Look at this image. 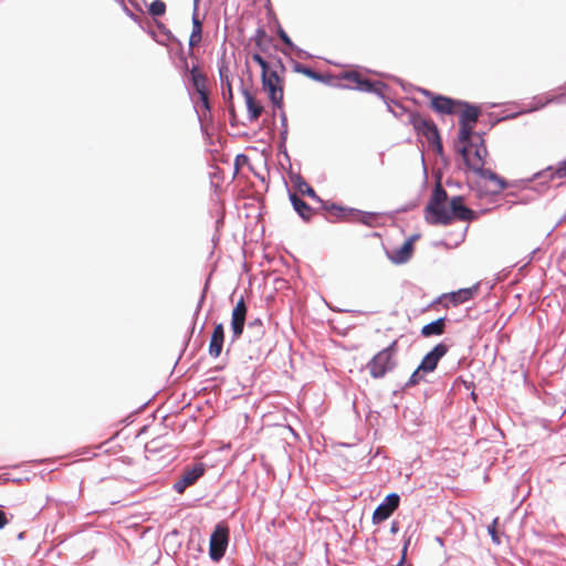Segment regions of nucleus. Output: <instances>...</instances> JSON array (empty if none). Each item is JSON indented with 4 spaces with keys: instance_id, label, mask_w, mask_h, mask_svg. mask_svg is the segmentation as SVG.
<instances>
[{
    "instance_id": "obj_34",
    "label": "nucleus",
    "mask_w": 566,
    "mask_h": 566,
    "mask_svg": "<svg viewBox=\"0 0 566 566\" xmlns=\"http://www.w3.org/2000/svg\"><path fill=\"white\" fill-rule=\"evenodd\" d=\"M423 373L422 370H418V367L413 370L409 379L405 382V385L401 387L402 390H406L410 387H413L418 385L423 379Z\"/></svg>"
},
{
    "instance_id": "obj_28",
    "label": "nucleus",
    "mask_w": 566,
    "mask_h": 566,
    "mask_svg": "<svg viewBox=\"0 0 566 566\" xmlns=\"http://www.w3.org/2000/svg\"><path fill=\"white\" fill-rule=\"evenodd\" d=\"M167 6L163 0H154L148 6V14L154 19L165 15Z\"/></svg>"
},
{
    "instance_id": "obj_11",
    "label": "nucleus",
    "mask_w": 566,
    "mask_h": 566,
    "mask_svg": "<svg viewBox=\"0 0 566 566\" xmlns=\"http://www.w3.org/2000/svg\"><path fill=\"white\" fill-rule=\"evenodd\" d=\"M448 350L449 346L444 342L438 343L422 357L418 365V370H422L428 374L433 373L437 369L440 359L447 355Z\"/></svg>"
},
{
    "instance_id": "obj_54",
    "label": "nucleus",
    "mask_w": 566,
    "mask_h": 566,
    "mask_svg": "<svg viewBox=\"0 0 566 566\" xmlns=\"http://www.w3.org/2000/svg\"><path fill=\"white\" fill-rule=\"evenodd\" d=\"M279 154L283 155L287 161H290V156L286 149V144H279Z\"/></svg>"
},
{
    "instance_id": "obj_26",
    "label": "nucleus",
    "mask_w": 566,
    "mask_h": 566,
    "mask_svg": "<svg viewBox=\"0 0 566 566\" xmlns=\"http://www.w3.org/2000/svg\"><path fill=\"white\" fill-rule=\"evenodd\" d=\"M473 148H475L473 156H474V159L476 160V163H474V164L475 165H484L485 157L488 156V149H486L484 138H481L480 140L474 142Z\"/></svg>"
},
{
    "instance_id": "obj_63",
    "label": "nucleus",
    "mask_w": 566,
    "mask_h": 566,
    "mask_svg": "<svg viewBox=\"0 0 566 566\" xmlns=\"http://www.w3.org/2000/svg\"><path fill=\"white\" fill-rule=\"evenodd\" d=\"M129 2H130V4H132L136 10H138V11H139V15H140V18L143 19L144 11H143V9L140 8V6H139L136 1H134V0H129Z\"/></svg>"
},
{
    "instance_id": "obj_53",
    "label": "nucleus",
    "mask_w": 566,
    "mask_h": 566,
    "mask_svg": "<svg viewBox=\"0 0 566 566\" xmlns=\"http://www.w3.org/2000/svg\"><path fill=\"white\" fill-rule=\"evenodd\" d=\"M280 122H281V129H289L287 128V116H286L285 112H283L282 109L280 113Z\"/></svg>"
},
{
    "instance_id": "obj_14",
    "label": "nucleus",
    "mask_w": 566,
    "mask_h": 566,
    "mask_svg": "<svg viewBox=\"0 0 566 566\" xmlns=\"http://www.w3.org/2000/svg\"><path fill=\"white\" fill-rule=\"evenodd\" d=\"M474 126L475 125L459 122L458 142L461 146L458 147L457 151L461 155L463 161L465 158H470V153L474 145V142L472 140Z\"/></svg>"
},
{
    "instance_id": "obj_33",
    "label": "nucleus",
    "mask_w": 566,
    "mask_h": 566,
    "mask_svg": "<svg viewBox=\"0 0 566 566\" xmlns=\"http://www.w3.org/2000/svg\"><path fill=\"white\" fill-rule=\"evenodd\" d=\"M209 282H210V277L207 279L205 287H203V290L201 292V295L199 297V301L197 303V306H196V310H195V313H193V321H192V325H191V333H193V331H195L196 317L199 315V313L201 311V307H202V305L205 303L207 290H208V286H209Z\"/></svg>"
},
{
    "instance_id": "obj_52",
    "label": "nucleus",
    "mask_w": 566,
    "mask_h": 566,
    "mask_svg": "<svg viewBox=\"0 0 566 566\" xmlns=\"http://www.w3.org/2000/svg\"><path fill=\"white\" fill-rule=\"evenodd\" d=\"M9 520L7 517L6 512L0 506V530L3 528L8 524Z\"/></svg>"
},
{
    "instance_id": "obj_23",
    "label": "nucleus",
    "mask_w": 566,
    "mask_h": 566,
    "mask_svg": "<svg viewBox=\"0 0 566 566\" xmlns=\"http://www.w3.org/2000/svg\"><path fill=\"white\" fill-rule=\"evenodd\" d=\"M156 24H157L158 30L160 31V33L163 35H165L167 41H170V42H174L177 44V46H178L177 55H178L179 60L181 61L182 66H185L187 69L188 61H187V55L185 53L182 42L179 39H177L175 36V34L163 22L158 21V22H156Z\"/></svg>"
},
{
    "instance_id": "obj_48",
    "label": "nucleus",
    "mask_w": 566,
    "mask_h": 566,
    "mask_svg": "<svg viewBox=\"0 0 566 566\" xmlns=\"http://www.w3.org/2000/svg\"><path fill=\"white\" fill-rule=\"evenodd\" d=\"M211 336L224 338V327L222 323L214 324Z\"/></svg>"
},
{
    "instance_id": "obj_46",
    "label": "nucleus",
    "mask_w": 566,
    "mask_h": 566,
    "mask_svg": "<svg viewBox=\"0 0 566 566\" xmlns=\"http://www.w3.org/2000/svg\"><path fill=\"white\" fill-rule=\"evenodd\" d=\"M291 50L294 51L300 59H312L313 57V55L311 53L298 48L296 44H294V48H291Z\"/></svg>"
},
{
    "instance_id": "obj_7",
    "label": "nucleus",
    "mask_w": 566,
    "mask_h": 566,
    "mask_svg": "<svg viewBox=\"0 0 566 566\" xmlns=\"http://www.w3.org/2000/svg\"><path fill=\"white\" fill-rule=\"evenodd\" d=\"M207 465L203 462H196L186 467L182 474L172 484V490L182 494L188 488L195 485L206 473Z\"/></svg>"
},
{
    "instance_id": "obj_4",
    "label": "nucleus",
    "mask_w": 566,
    "mask_h": 566,
    "mask_svg": "<svg viewBox=\"0 0 566 566\" xmlns=\"http://www.w3.org/2000/svg\"><path fill=\"white\" fill-rule=\"evenodd\" d=\"M230 542V527L221 521L217 523L209 538V557L213 563H219L226 555Z\"/></svg>"
},
{
    "instance_id": "obj_49",
    "label": "nucleus",
    "mask_w": 566,
    "mask_h": 566,
    "mask_svg": "<svg viewBox=\"0 0 566 566\" xmlns=\"http://www.w3.org/2000/svg\"><path fill=\"white\" fill-rule=\"evenodd\" d=\"M470 189L475 191V196L476 198L479 199H482L484 198L485 196L488 195H491V191H486L484 189H482L480 186L475 185V186H470Z\"/></svg>"
},
{
    "instance_id": "obj_27",
    "label": "nucleus",
    "mask_w": 566,
    "mask_h": 566,
    "mask_svg": "<svg viewBox=\"0 0 566 566\" xmlns=\"http://www.w3.org/2000/svg\"><path fill=\"white\" fill-rule=\"evenodd\" d=\"M223 343L224 338L211 336L208 348L209 355L213 358H218L222 353Z\"/></svg>"
},
{
    "instance_id": "obj_32",
    "label": "nucleus",
    "mask_w": 566,
    "mask_h": 566,
    "mask_svg": "<svg viewBox=\"0 0 566 566\" xmlns=\"http://www.w3.org/2000/svg\"><path fill=\"white\" fill-rule=\"evenodd\" d=\"M317 202L321 203V208L323 210L336 216L337 218H338V214H340V210H344V206L336 203V202H332V201L324 200V199H322V201H317Z\"/></svg>"
},
{
    "instance_id": "obj_29",
    "label": "nucleus",
    "mask_w": 566,
    "mask_h": 566,
    "mask_svg": "<svg viewBox=\"0 0 566 566\" xmlns=\"http://www.w3.org/2000/svg\"><path fill=\"white\" fill-rule=\"evenodd\" d=\"M391 114L400 119L405 125L406 120H409V114H419L418 112H411L406 106H403L400 102L395 103L394 111Z\"/></svg>"
},
{
    "instance_id": "obj_59",
    "label": "nucleus",
    "mask_w": 566,
    "mask_h": 566,
    "mask_svg": "<svg viewBox=\"0 0 566 566\" xmlns=\"http://www.w3.org/2000/svg\"><path fill=\"white\" fill-rule=\"evenodd\" d=\"M289 135V129H281L280 130V143L279 144H286Z\"/></svg>"
},
{
    "instance_id": "obj_19",
    "label": "nucleus",
    "mask_w": 566,
    "mask_h": 566,
    "mask_svg": "<svg viewBox=\"0 0 566 566\" xmlns=\"http://www.w3.org/2000/svg\"><path fill=\"white\" fill-rule=\"evenodd\" d=\"M457 109H460L459 122L475 125L482 111L479 105L461 99Z\"/></svg>"
},
{
    "instance_id": "obj_25",
    "label": "nucleus",
    "mask_w": 566,
    "mask_h": 566,
    "mask_svg": "<svg viewBox=\"0 0 566 566\" xmlns=\"http://www.w3.org/2000/svg\"><path fill=\"white\" fill-rule=\"evenodd\" d=\"M292 181L294 182L295 188L297 191L301 192L303 196H307L314 201H322V198L316 193L314 188L310 186L306 180L300 175H295V177H292Z\"/></svg>"
},
{
    "instance_id": "obj_36",
    "label": "nucleus",
    "mask_w": 566,
    "mask_h": 566,
    "mask_svg": "<svg viewBox=\"0 0 566 566\" xmlns=\"http://www.w3.org/2000/svg\"><path fill=\"white\" fill-rule=\"evenodd\" d=\"M202 40V31L192 30L189 36L188 55H193V48L197 46Z\"/></svg>"
},
{
    "instance_id": "obj_55",
    "label": "nucleus",
    "mask_w": 566,
    "mask_h": 566,
    "mask_svg": "<svg viewBox=\"0 0 566 566\" xmlns=\"http://www.w3.org/2000/svg\"><path fill=\"white\" fill-rule=\"evenodd\" d=\"M228 105V109H229V113H230V124L233 126L234 125V122H235V118H237V115H235V111H234V105L232 104H227Z\"/></svg>"
},
{
    "instance_id": "obj_35",
    "label": "nucleus",
    "mask_w": 566,
    "mask_h": 566,
    "mask_svg": "<svg viewBox=\"0 0 566 566\" xmlns=\"http://www.w3.org/2000/svg\"><path fill=\"white\" fill-rule=\"evenodd\" d=\"M373 83L375 84L374 90L368 91V93L377 95L382 101L386 99L387 96L385 94V91L389 90L388 84H386L385 82H381V81H374Z\"/></svg>"
},
{
    "instance_id": "obj_8",
    "label": "nucleus",
    "mask_w": 566,
    "mask_h": 566,
    "mask_svg": "<svg viewBox=\"0 0 566 566\" xmlns=\"http://www.w3.org/2000/svg\"><path fill=\"white\" fill-rule=\"evenodd\" d=\"M184 69L189 72L192 88L199 95L203 113H210L211 103L209 99L210 92L207 86V76L200 71L198 65H192L190 70L188 67L186 69L185 66Z\"/></svg>"
},
{
    "instance_id": "obj_61",
    "label": "nucleus",
    "mask_w": 566,
    "mask_h": 566,
    "mask_svg": "<svg viewBox=\"0 0 566 566\" xmlns=\"http://www.w3.org/2000/svg\"><path fill=\"white\" fill-rule=\"evenodd\" d=\"M531 200L530 197H521L517 201L513 202V205H527Z\"/></svg>"
},
{
    "instance_id": "obj_62",
    "label": "nucleus",
    "mask_w": 566,
    "mask_h": 566,
    "mask_svg": "<svg viewBox=\"0 0 566 566\" xmlns=\"http://www.w3.org/2000/svg\"><path fill=\"white\" fill-rule=\"evenodd\" d=\"M446 185L448 187L461 188V184L459 181L453 180V179H447Z\"/></svg>"
},
{
    "instance_id": "obj_6",
    "label": "nucleus",
    "mask_w": 566,
    "mask_h": 566,
    "mask_svg": "<svg viewBox=\"0 0 566 566\" xmlns=\"http://www.w3.org/2000/svg\"><path fill=\"white\" fill-rule=\"evenodd\" d=\"M374 81L363 76L361 74L353 71H347L340 74L339 77H337L336 84H334V87L342 88V90H356L359 92L368 93V91L374 90Z\"/></svg>"
},
{
    "instance_id": "obj_3",
    "label": "nucleus",
    "mask_w": 566,
    "mask_h": 566,
    "mask_svg": "<svg viewBox=\"0 0 566 566\" xmlns=\"http://www.w3.org/2000/svg\"><path fill=\"white\" fill-rule=\"evenodd\" d=\"M406 125H411L418 136L424 137L438 155L443 154L440 132L431 118H424L420 114H409V120H406Z\"/></svg>"
},
{
    "instance_id": "obj_44",
    "label": "nucleus",
    "mask_w": 566,
    "mask_h": 566,
    "mask_svg": "<svg viewBox=\"0 0 566 566\" xmlns=\"http://www.w3.org/2000/svg\"><path fill=\"white\" fill-rule=\"evenodd\" d=\"M248 327L250 329H253L255 328L256 329V337H260L261 335H263V324H262V321L260 318H255L253 321H250L248 323Z\"/></svg>"
},
{
    "instance_id": "obj_18",
    "label": "nucleus",
    "mask_w": 566,
    "mask_h": 566,
    "mask_svg": "<svg viewBox=\"0 0 566 566\" xmlns=\"http://www.w3.org/2000/svg\"><path fill=\"white\" fill-rule=\"evenodd\" d=\"M479 290V283L474 284L471 287L460 289L458 291H453L447 294H442L439 296L433 303L440 302L441 298H448L449 302L457 306L459 304L465 303L473 298V296L476 294Z\"/></svg>"
},
{
    "instance_id": "obj_39",
    "label": "nucleus",
    "mask_w": 566,
    "mask_h": 566,
    "mask_svg": "<svg viewBox=\"0 0 566 566\" xmlns=\"http://www.w3.org/2000/svg\"><path fill=\"white\" fill-rule=\"evenodd\" d=\"M250 41L254 42V44L258 43V41H268L273 42V39L268 35L264 27L260 25L256 30L254 35L250 39Z\"/></svg>"
},
{
    "instance_id": "obj_41",
    "label": "nucleus",
    "mask_w": 566,
    "mask_h": 566,
    "mask_svg": "<svg viewBox=\"0 0 566 566\" xmlns=\"http://www.w3.org/2000/svg\"><path fill=\"white\" fill-rule=\"evenodd\" d=\"M276 34L277 36L280 38V40L282 41V43L291 50V48H294V42L291 40V38L289 36V34L284 31V29L281 27L280 23H277V28H276Z\"/></svg>"
},
{
    "instance_id": "obj_57",
    "label": "nucleus",
    "mask_w": 566,
    "mask_h": 566,
    "mask_svg": "<svg viewBox=\"0 0 566 566\" xmlns=\"http://www.w3.org/2000/svg\"><path fill=\"white\" fill-rule=\"evenodd\" d=\"M420 238L419 233H415L410 235L407 240H405V243H410V248H415V242Z\"/></svg>"
},
{
    "instance_id": "obj_20",
    "label": "nucleus",
    "mask_w": 566,
    "mask_h": 566,
    "mask_svg": "<svg viewBox=\"0 0 566 566\" xmlns=\"http://www.w3.org/2000/svg\"><path fill=\"white\" fill-rule=\"evenodd\" d=\"M289 199L293 206L294 211L298 214V217L308 222L312 219V216L315 212V209L312 208L305 200L301 199L295 192L289 190Z\"/></svg>"
},
{
    "instance_id": "obj_13",
    "label": "nucleus",
    "mask_w": 566,
    "mask_h": 566,
    "mask_svg": "<svg viewBox=\"0 0 566 566\" xmlns=\"http://www.w3.org/2000/svg\"><path fill=\"white\" fill-rule=\"evenodd\" d=\"M562 160L556 165H549L544 169L533 174L531 177L525 179L515 180L517 184H531L535 180H541L545 184L551 185V182L555 179H564L566 178V171H562Z\"/></svg>"
},
{
    "instance_id": "obj_10",
    "label": "nucleus",
    "mask_w": 566,
    "mask_h": 566,
    "mask_svg": "<svg viewBox=\"0 0 566 566\" xmlns=\"http://www.w3.org/2000/svg\"><path fill=\"white\" fill-rule=\"evenodd\" d=\"M400 495L396 492L387 494L384 500L375 509L371 522L374 525H378L384 521L388 520L394 512L399 507Z\"/></svg>"
},
{
    "instance_id": "obj_12",
    "label": "nucleus",
    "mask_w": 566,
    "mask_h": 566,
    "mask_svg": "<svg viewBox=\"0 0 566 566\" xmlns=\"http://www.w3.org/2000/svg\"><path fill=\"white\" fill-rule=\"evenodd\" d=\"M247 313L248 307L245 305V302L243 297L241 296L240 300L234 305L232 313H231V333H232V339L231 342L234 343L237 339H239L243 333L245 319H247Z\"/></svg>"
},
{
    "instance_id": "obj_38",
    "label": "nucleus",
    "mask_w": 566,
    "mask_h": 566,
    "mask_svg": "<svg viewBox=\"0 0 566 566\" xmlns=\"http://www.w3.org/2000/svg\"><path fill=\"white\" fill-rule=\"evenodd\" d=\"M124 11V13L130 18L134 22L138 23L142 27V18L138 13L133 12L125 3V0H115Z\"/></svg>"
},
{
    "instance_id": "obj_50",
    "label": "nucleus",
    "mask_w": 566,
    "mask_h": 566,
    "mask_svg": "<svg viewBox=\"0 0 566 566\" xmlns=\"http://www.w3.org/2000/svg\"><path fill=\"white\" fill-rule=\"evenodd\" d=\"M418 92L422 94L424 97L429 98L430 103H432V99L438 95L437 93H433L432 91L423 87H419Z\"/></svg>"
},
{
    "instance_id": "obj_58",
    "label": "nucleus",
    "mask_w": 566,
    "mask_h": 566,
    "mask_svg": "<svg viewBox=\"0 0 566 566\" xmlns=\"http://www.w3.org/2000/svg\"><path fill=\"white\" fill-rule=\"evenodd\" d=\"M420 238L419 233H415L410 235L407 240H405V243H410V248H415V242Z\"/></svg>"
},
{
    "instance_id": "obj_5",
    "label": "nucleus",
    "mask_w": 566,
    "mask_h": 566,
    "mask_svg": "<svg viewBox=\"0 0 566 566\" xmlns=\"http://www.w3.org/2000/svg\"><path fill=\"white\" fill-rule=\"evenodd\" d=\"M261 83L264 92L268 93L269 99L274 108H283V83L284 80L280 76L276 70L269 71L261 74Z\"/></svg>"
},
{
    "instance_id": "obj_47",
    "label": "nucleus",
    "mask_w": 566,
    "mask_h": 566,
    "mask_svg": "<svg viewBox=\"0 0 566 566\" xmlns=\"http://www.w3.org/2000/svg\"><path fill=\"white\" fill-rule=\"evenodd\" d=\"M260 52L268 53L271 45H273L275 49H277V45H274L273 42L268 41H258L255 44Z\"/></svg>"
},
{
    "instance_id": "obj_15",
    "label": "nucleus",
    "mask_w": 566,
    "mask_h": 566,
    "mask_svg": "<svg viewBox=\"0 0 566 566\" xmlns=\"http://www.w3.org/2000/svg\"><path fill=\"white\" fill-rule=\"evenodd\" d=\"M218 72H219V77H220L222 98L227 104L232 105L233 91H232V85H231V81H230L231 72H230V67H229L228 63L224 60H221L220 62H218Z\"/></svg>"
},
{
    "instance_id": "obj_56",
    "label": "nucleus",
    "mask_w": 566,
    "mask_h": 566,
    "mask_svg": "<svg viewBox=\"0 0 566 566\" xmlns=\"http://www.w3.org/2000/svg\"><path fill=\"white\" fill-rule=\"evenodd\" d=\"M387 107V111L391 113V111H394V107H395V103H397V101L395 99H391L389 97H387L386 99L382 101Z\"/></svg>"
},
{
    "instance_id": "obj_9",
    "label": "nucleus",
    "mask_w": 566,
    "mask_h": 566,
    "mask_svg": "<svg viewBox=\"0 0 566 566\" xmlns=\"http://www.w3.org/2000/svg\"><path fill=\"white\" fill-rule=\"evenodd\" d=\"M463 163L469 170L473 171L481 178L488 179L497 185L496 190H491L492 196L499 195L502 190H504L509 187L517 186V182H515V180L510 182L506 179H504L503 177H501L500 175H497L496 172H494L493 170H491L489 168H484V165H475L471 158H465V160Z\"/></svg>"
},
{
    "instance_id": "obj_1",
    "label": "nucleus",
    "mask_w": 566,
    "mask_h": 566,
    "mask_svg": "<svg viewBox=\"0 0 566 566\" xmlns=\"http://www.w3.org/2000/svg\"><path fill=\"white\" fill-rule=\"evenodd\" d=\"M485 208L475 211L465 206L463 196H453L449 199L447 190L440 182H437L431 191V196L423 213L427 223L431 226H450L454 220L472 222L479 219L481 214L490 212Z\"/></svg>"
},
{
    "instance_id": "obj_64",
    "label": "nucleus",
    "mask_w": 566,
    "mask_h": 566,
    "mask_svg": "<svg viewBox=\"0 0 566 566\" xmlns=\"http://www.w3.org/2000/svg\"><path fill=\"white\" fill-rule=\"evenodd\" d=\"M462 384L465 389L474 390V388H475V385L473 381L462 380Z\"/></svg>"
},
{
    "instance_id": "obj_17",
    "label": "nucleus",
    "mask_w": 566,
    "mask_h": 566,
    "mask_svg": "<svg viewBox=\"0 0 566 566\" xmlns=\"http://www.w3.org/2000/svg\"><path fill=\"white\" fill-rule=\"evenodd\" d=\"M293 71L295 73L303 74V75H305L306 77H308V78H311L313 81H316V82H319V83H323V84H326V85H331L333 87H334V84H336V81H337V77L333 76L332 74H323V73L316 72L312 67L303 65V64H301L298 62H294Z\"/></svg>"
},
{
    "instance_id": "obj_24",
    "label": "nucleus",
    "mask_w": 566,
    "mask_h": 566,
    "mask_svg": "<svg viewBox=\"0 0 566 566\" xmlns=\"http://www.w3.org/2000/svg\"><path fill=\"white\" fill-rule=\"evenodd\" d=\"M447 316L439 317L421 327L420 335L422 337L440 336L446 332Z\"/></svg>"
},
{
    "instance_id": "obj_45",
    "label": "nucleus",
    "mask_w": 566,
    "mask_h": 566,
    "mask_svg": "<svg viewBox=\"0 0 566 566\" xmlns=\"http://www.w3.org/2000/svg\"><path fill=\"white\" fill-rule=\"evenodd\" d=\"M202 21L199 17V12H192L191 15V22H192V30L202 31Z\"/></svg>"
},
{
    "instance_id": "obj_43",
    "label": "nucleus",
    "mask_w": 566,
    "mask_h": 566,
    "mask_svg": "<svg viewBox=\"0 0 566 566\" xmlns=\"http://www.w3.org/2000/svg\"><path fill=\"white\" fill-rule=\"evenodd\" d=\"M358 213H361V210L344 206V210H340V214H338V219L344 220L347 217H357Z\"/></svg>"
},
{
    "instance_id": "obj_16",
    "label": "nucleus",
    "mask_w": 566,
    "mask_h": 566,
    "mask_svg": "<svg viewBox=\"0 0 566 566\" xmlns=\"http://www.w3.org/2000/svg\"><path fill=\"white\" fill-rule=\"evenodd\" d=\"M461 99H455L442 94H438L430 103V107L433 112L440 115H452L457 112V107L459 106V102Z\"/></svg>"
},
{
    "instance_id": "obj_51",
    "label": "nucleus",
    "mask_w": 566,
    "mask_h": 566,
    "mask_svg": "<svg viewBox=\"0 0 566 566\" xmlns=\"http://www.w3.org/2000/svg\"><path fill=\"white\" fill-rule=\"evenodd\" d=\"M274 61H275V67H276L275 70L277 72L284 73L286 71V67H285L282 59L279 56H274Z\"/></svg>"
},
{
    "instance_id": "obj_22",
    "label": "nucleus",
    "mask_w": 566,
    "mask_h": 566,
    "mask_svg": "<svg viewBox=\"0 0 566 566\" xmlns=\"http://www.w3.org/2000/svg\"><path fill=\"white\" fill-rule=\"evenodd\" d=\"M241 93L245 101L249 120L250 122L256 120L263 112V106L260 105L255 101V98L253 97V95L250 93V91L248 88L242 86Z\"/></svg>"
},
{
    "instance_id": "obj_2",
    "label": "nucleus",
    "mask_w": 566,
    "mask_h": 566,
    "mask_svg": "<svg viewBox=\"0 0 566 566\" xmlns=\"http://www.w3.org/2000/svg\"><path fill=\"white\" fill-rule=\"evenodd\" d=\"M398 352L397 340L391 342L387 347L375 354L366 364L365 368L374 379H381L397 366L396 355Z\"/></svg>"
},
{
    "instance_id": "obj_40",
    "label": "nucleus",
    "mask_w": 566,
    "mask_h": 566,
    "mask_svg": "<svg viewBox=\"0 0 566 566\" xmlns=\"http://www.w3.org/2000/svg\"><path fill=\"white\" fill-rule=\"evenodd\" d=\"M411 537H412V534L408 535V531H407L403 536V546H402V551H401V558L397 564H395L392 566H403L405 565L407 551L411 543Z\"/></svg>"
},
{
    "instance_id": "obj_21",
    "label": "nucleus",
    "mask_w": 566,
    "mask_h": 566,
    "mask_svg": "<svg viewBox=\"0 0 566 566\" xmlns=\"http://www.w3.org/2000/svg\"><path fill=\"white\" fill-rule=\"evenodd\" d=\"M413 251L415 248H410V243L403 242L400 247L391 251L387 250L386 254L394 264L400 265L407 263L411 259Z\"/></svg>"
},
{
    "instance_id": "obj_37",
    "label": "nucleus",
    "mask_w": 566,
    "mask_h": 566,
    "mask_svg": "<svg viewBox=\"0 0 566 566\" xmlns=\"http://www.w3.org/2000/svg\"><path fill=\"white\" fill-rule=\"evenodd\" d=\"M251 57L261 67V74L272 71L270 63L261 55V53L254 52Z\"/></svg>"
},
{
    "instance_id": "obj_42",
    "label": "nucleus",
    "mask_w": 566,
    "mask_h": 566,
    "mask_svg": "<svg viewBox=\"0 0 566 566\" xmlns=\"http://www.w3.org/2000/svg\"><path fill=\"white\" fill-rule=\"evenodd\" d=\"M496 525H497V518H494L493 522L488 526V533L491 536L492 542L495 545H500L501 544V537H500V534H499V532L496 530Z\"/></svg>"
},
{
    "instance_id": "obj_30",
    "label": "nucleus",
    "mask_w": 566,
    "mask_h": 566,
    "mask_svg": "<svg viewBox=\"0 0 566 566\" xmlns=\"http://www.w3.org/2000/svg\"><path fill=\"white\" fill-rule=\"evenodd\" d=\"M521 185L524 189L535 191L539 196L545 195L552 187L551 185L545 184L541 180H535L531 184H521Z\"/></svg>"
},
{
    "instance_id": "obj_60",
    "label": "nucleus",
    "mask_w": 566,
    "mask_h": 566,
    "mask_svg": "<svg viewBox=\"0 0 566 566\" xmlns=\"http://www.w3.org/2000/svg\"><path fill=\"white\" fill-rule=\"evenodd\" d=\"M399 523L397 521H392L390 525V533L395 535L399 532Z\"/></svg>"
},
{
    "instance_id": "obj_31",
    "label": "nucleus",
    "mask_w": 566,
    "mask_h": 566,
    "mask_svg": "<svg viewBox=\"0 0 566 566\" xmlns=\"http://www.w3.org/2000/svg\"><path fill=\"white\" fill-rule=\"evenodd\" d=\"M380 216L379 212H369V211H363L361 213H358V222L368 226L374 227L375 220Z\"/></svg>"
}]
</instances>
